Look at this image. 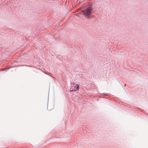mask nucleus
Segmentation results:
<instances>
[{
	"label": "nucleus",
	"mask_w": 148,
	"mask_h": 148,
	"mask_svg": "<svg viewBox=\"0 0 148 148\" xmlns=\"http://www.w3.org/2000/svg\"><path fill=\"white\" fill-rule=\"evenodd\" d=\"M91 10V8L89 7L85 10H82V12L83 13V14L85 16H90L92 14Z\"/></svg>",
	"instance_id": "1"
},
{
	"label": "nucleus",
	"mask_w": 148,
	"mask_h": 148,
	"mask_svg": "<svg viewBox=\"0 0 148 148\" xmlns=\"http://www.w3.org/2000/svg\"><path fill=\"white\" fill-rule=\"evenodd\" d=\"M81 9L80 8H79L78 9V10H80Z\"/></svg>",
	"instance_id": "3"
},
{
	"label": "nucleus",
	"mask_w": 148,
	"mask_h": 148,
	"mask_svg": "<svg viewBox=\"0 0 148 148\" xmlns=\"http://www.w3.org/2000/svg\"><path fill=\"white\" fill-rule=\"evenodd\" d=\"M72 85L74 86V90L75 91H77L79 89V85L77 84H76L74 83H72Z\"/></svg>",
	"instance_id": "2"
}]
</instances>
